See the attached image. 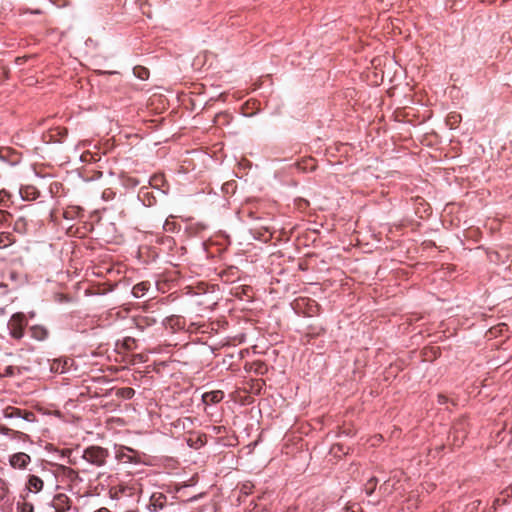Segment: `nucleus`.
<instances>
[{"instance_id": "nucleus-19", "label": "nucleus", "mask_w": 512, "mask_h": 512, "mask_svg": "<svg viewBox=\"0 0 512 512\" xmlns=\"http://www.w3.org/2000/svg\"><path fill=\"white\" fill-rule=\"evenodd\" d=\"M22 369L23 368H21V367L7 366L5 368L4 373H0V379L3 378V377H12L15 374H21Z\"/></svg>"}, {"instance_id": "nucleus-26", "label": "nucleus", "mask_w": 512, "mask_h": 512, "mask_svg": "<svg viewBox=\"0 0 512 512\" xmlns=\"http://www.w3.org/2000/svg\"><path fill=\"white\" fill-rule=\"evenodd\" d=\"M5 416H9V417H12V416H32V413L31 412H25L24 414H21L20 410H18L16 408H9V409L6 410Z\"/></svg>"}, {"instance_id": "nucleus-35", "label": "nucleus", "mask_w": 512, "mask_h": 512, "mask_svg": "<svg viewBox=\"0 0 512 512\" xmlns=\"http://www.w3.org/2000/svg\"><path fill=\"white\" fill-rule=\"evenodd\" d=\"M162 498V495H159L158 498H156L155 495H153L152 500L154 501L153 506L157 507V504H159V500Z\"/></svg>"}, {"instance_id": "nucleus-9", "label": "nucleus", "mask_w": 512, "mask_h": 512, "mask_svg": "<svg viewBox=\"0 0 512 512\" xmlns=\"http://www.w3.org/2000/svg\"><path fill=\"white\" fill-rule=\"evenodd\" d=\"M116 458L126 462H137L136 453L128 447H120L116 452Z\"/></svg>"}, {"instance_id": "nucleus-23", "label": "nucleus", "mask_w": 512, "mask_h": 512, "mask_svg": "<svg viewBox=\"0 0 512 512\" xmlns=\"http://www.w3.org/2000/svg\"><path fill=\"white\" fill-rule=\"evenodd\" d=\"M134 394H135L134 389L130 388V387L120 388L117 391V395H119L120 397L125 398V399H131L134 396Z\"/></svg>"}, {"instance_id": "nucleus-25", "label": "nucleus", "mask_w": 512, "mask_h": 512, "mask_svg": "<svg viewBox=\"0 0 512 512\" xmlns=\"http://www.w3.org/2000/svg\"><path fill=\"white\" fill-rule=\"evenodd\" d=\"M12 219V215L6 210H0V226L9 224Z\"/></svg>"}, {"instance_id": "nucleus-4", "label": "nucleus", "mask_w": 512, "mask_h": 512, "mask_svg": "<svg viewBox=\"0 0 512 512\" xmlns=\"http://www.w3.org/2000/svg\"><path fill=\"white\" fill-rule=\"evenodd\" d=\"M133 321L138 329L144 330L155 325L158 321V317L154 315V311L148 312L144 310L142 314L134 316Z\"/></svg>"}, {"instance_id": "nucleus-24", "label": "nucleus", "mask_w": 512, "mask_h": 512, "mask_svg": "<svg viewBox=\"0 0 512 512\" xmlns=\"http://www.w3.org/2000/svg\"><path fill=\"white\" fill-rule=\"evenodd\" d=\"M99 159H100V156L98 154H93L89 151H86V152L82 153V155H81V160L83 162L97 161Z\"/></svg>"}, {"instance_id": "nucleus-18", "label": "nucleus", "mask_w": 512, "mask_h": 512, "mask_svg": "<svg viewBox=\"0 0 512 512\" xmlns=\"http://www.w3.org/2000/svg\"><path fill=\"white\" fill-rule=\"evenodd\" d=\"M15 242V238L10 232H1L0 233V249H4L9 247Z\"/></svg>"}, {"instance_id": "nucleus-37", "label": "nucleus", "mask_w": 512, "mask_h": 512, "mask_svg": "<svg viewBox=\"0 0 512 512\" xmlns=\"http://www.w3.org/2000/svg\"><path fill=\"white\" fill-rule=\"evenodd\" d=\"M380 490H383L384 493L388 492V488L386 486H381Z\"/></svg>"}, {"instance_id": "nucleus-36", "label": "nucleus", "mask_w": 512, "mask_h": 512, "mask_svg": "<svg viewBox=\"0 0 512 512\" xmlns=\"http://www.w3.org/2000/svg\"><path fill=\"white\" fill-rule=\"evenodd\" d=\"M257 365H258V368H257L258 372L263 373L262 369L266 370V365L264 363H258Z\"/></svg>"}, {"instance_id": "nucleus-20", "label": "nucleus", "mask_w": 512, "mask_h": 512, "mask_svg": "<svg viewBox=\"0 0 512 512\" xmlns=\"http://www.w3.org/2000/svg\"><path fill=\"white\" fill-rule=\"evenodd\" d=\"M133 72L134 75L141 80H146L149 78V70L143 66L134 67Z\"/></svg>"}, {"instance_id": "nucleus-30", "label": "nucleus", "mask_w": 512, "mask_h": 512, "mask_svg": "<svg viewBox=\"0 0 512 512\" xmlns=\"http://www.w3.org/2000/svg\"><path fill=\"white\" fill-rule=\"evenodd\" d=\"M8 492V488L6 486V483L0 479V500L3 499Z\"/></svg>"}, {"instance_id": "nucleus-31", "label": "nucleus", "mask_w": 512, "mask_h": 512, "mask_svg": "<svg viewBox=\"0 0 512 512\" xmlns=\"http://www.w3.org/2000/svg\"><path fill=\"white\" fill-rule=\"evenodd\" d=\"M162 243L167 244L168 248H172V246L175 244V241L171 237H166L162 240Z\"/></svg>"}, {"instance_id": "nucleus-32", "label": "nucleus", "mask_w": 512, "mask_h": 512, "mask_svg": "<svg viewBox=\"0 0 512 512\" xmlns=\"http://www.w3.org/2000/svg\"><path fill=\"white\" fill-rule=\"evenodd\" d=\"M21 512H33V507L31 504L24 503L21 507Z\"/></svg>"}, {"instance_id": "nucleus-14", "label": "nucleus", "mask_w": 512, "mask_h": 512, "mask_svg": "<svg viewBox=\"0 0 512 512\" xmlns=\"http://www.w3.org/2000/svg\"><path fill=\"white\" fill-rule=\"evenodd\" d=\"M67 129L64 127H56L49 132V141L60 142L67 136Z\"/></svg>"}, {"instance_id": "nucleus-21", "label": "nucleus", "mask_w": 512, "mask_h": 512, "mask_svg": "<svg viewBox=\"0 0 512 512\" xmlns=\"http://www.w3.org/2000/svg\"><path fill=\"white\" fill-rule=\"evenodd\" d=\"M43 482L40 478L32 476L29 479V489L38 492L42 489Z\"/></svg>"}, {"instance_id": "nucleus-11", "label": "nucleus", "mask_w": 512, "mask_h": 512, "mask_svg": "<svg viewBox=\"0 0 512 512\" xmlns=\"http://www.w3.org/2000/svg\"><path fill=\"white\" fill-rule=\"evenodd\" d=\"M31 337L38 340L43 341L48 337V330L42 325H33L29 328Z\"/></svg>"}, {"instance_id": "nucleus-28", "label": "nucleus", "mask_w": 512, "mask_h": 512, "mask_svg": "<svg viewBox=\"0 0 512 512\" xmlns=\"http://www.w3.org/2000/svg\"><path fill=\"white\" fill-rule=\"evenodd\" d=\"M376 483H377V480L375 478H371L367 485H366V493L368 495L372 494V492L374 491L375 487H376Z\"/></svg>"}, {"instance_id": "nucleus-13", "label": "nucleus", "mask_w": 512, "mask_h": 512, "mask_svg": "<svg viewBox=\"0 0 512 512\" xmlns=\"http://www.w3.org/2000/svg\"><path fill=\"white\" fill-rule=\"evenodd\" d=\"M83 209L79 206H69L63 212V217L65 219L73 220L79 217H82Z\"/></svg>"}, {"instance_id": "nucleus-5", "label": "nucleus", "mask_w": 512, "mask_h": 512, "mask_svg": "<svg viewBox=\"0 0 512 512\" xmlns=\"http://www.w3.org/2000/svg\"><path fill=\"white\" fill-rule=\"evenodd\" d=\"M439 412L441 413H456L458 411V403L454 398H451L445 394H439L437 397Z\"/></svg>"}, {"instance_id": "nucleus-8", "label": "nucleus", "mask_w": 512, "mask_h": 512, "mask_svg": "<svg viewBox=\"0 0 512 512\" xmlns=\"http://www.w3.org/2000/svg\"><path fill=\"white\" fill-rule=\"evenodd\" d=\"M30 462V457L26 453L20 452L10 457V464L13 468L22 469Z\"/></svg>"}, {"instance_id": "nucleus-1", "label": "nucleus", "mask_w": 512, "mask_h": 512, "mask_svg": "<svg viewBox=\"0 0 512 512\" xmlns=\"http://www.w3.org/2000/svg\"><path fill=\"white\" fill-rule=\"evenodd\" d=\"M26 315L22 312L13 314L8 321V329L12 338L19 340L24 336V329L27 326Z\"/></svg>"}, {"instance_id": "nucleus-38", "label": "nucleus", "mask_w": 512, "mask_h": 512, "mask_svg": "<svg viewBox=\"0 0 512 512\" xmlns=\"http://www.w3.org/2000/svg\"><path fill=\"white\" fill-rule=\"evenodd\" d=\"M96 512H110L107 508H101L97 510Z\"/></svg>"}, {"instance_id": "nucleus-10", "label": "nucleus", "mask_w": 512, "mask_h": 512, "mask_svg": "<svg viewBox=\"0 0 512 512\" xmlns=\"http://www.w3.org/2000/svg\"><path fill=\"white\" fill-rule=\"evenodd\" d=\"M224 397V393L221 390H214L206 392L202 395V401L207 406L213 403H219Z\"/></svg>"}, {"instance_id": "nucleus-39", "label": "nucleus", "mask_w": 512, "mask_h": 512, "mask_svg": "<svg viewBox=\"0 0 512 512\" xmlns=\"http://www.w3.org/2000/svg\"><path fill=\"white\" fill-rule=\"evenodd\" d=\"M16 61H17L18 63H21V62L23 61V58H17V59H16Z\"/></svg>"}, {"instance_id": "nucleus-34", "label": "nucleus", "mask_w": 512, "mask_h": 512, "mask_svg": "<svg viewBox=\"0 0 512 512\" xmlns=\"http://www.w3.org/2000/svg\"><path fill=\"white\" fill-rule=\"evenodd\" d=\"M8 198L9 197V194L7 191L5 190H1L0 191V205L5 201V198Z\"/></svg>"}, {"instance_id": "nucleus-12", "label": "nucleus", "mask_w": 512, "mask_h": 512, "mask_svg": "<svg viewBox=\"0 0 512 512\" xmlns=\"http://www.w3.org/2000/svg\"><path fill=\"white\" fill-rule=\"evenodd\" d=\"M296 167L303 171H313L316 168V161L312 157L304 158L296 163Z\"/></svg>"}, {"instance_id": "nucleus-3", "label": "nucleus", "mask_w": 512, "mask_h": 512, "mask_svg": "<svg viewBox=\"0 0 512 512\" xmlns=\"http://www.w3.org/2000/svg\"><path fill=\"white\" fill-rule=\"evenodd\" d=\"M108 456V451L102 447L92 446L84 451L83 457L88 462L101 466Z\"/></svg>"}, {"instance_id": "nucleus-29", "label": "nucleus", "mask_w": 512, "mask_h": 512, "mask_svg": "<svg viewBox=\"0 0 512 512\" xmlns=\"http://www.w3.org/2000/svg\"><path fill=\"white\" fill-rule=\"evenodd\" d=\"M504 329H507V325L503 323L498 325L497 327L490 329L489 332L491 333V335L496 336L498 333H502Z\"/></svg>"}, {"instance_id": "nucleus-6", "label": "nucleus", "mask_w": 512, "mask_h": 512, "mask_svg": "<svg viewBox=\"0 0 512 512\" xmlns=\"http://www.w3.org/2000/svg\"><path fill=\"white\" fill-rule=\"evenodd\" d=\"M0 160L13 166L20 162L21 154L10 147H2L0 148Z\"/></svg>"}, {"instance_id": "nucleus-16", "label": "nucleus", "mask_w": 512, "mask_h": 512, "mask_svg": "<svg viewBox=\"0 0 512 512\" xmlns=\"http://www.w3.org/2000/svg\"><path fill=\"white\" fill-rule=\"evenodd\" d=\"M149 288H150L149 282H146V281L140 282V283L134 285V287L132 288V294L136 298H141L147 293Z\"/></svg>"}, {"instance_id": "nucleus-15", "label": "nucleus", "mask_w": 512, "mask_h": 512, "mask_svg": "<svg viewBox=\"0 0 512 512\" xmlns=\"http://www.w3.org/2000/svg\"><path fill=\"white\" fill-rule=\"evenodd\" d=\"M180 224L175 221L174 216H169L164 224H163V230L168 233H176L180 231Z\"/></svg>"}, {"instance_id": "nucleus-22", "label": "nucleus", "mask_w": 512, "mask_h": 512, "mask_svg": "<svg viewBox=\"0 0 512 512\" xmlns=\"http://www.w3.org/2000/svg\"><path fill=\"white\" fill-rule=\"evenodd\" d=\"M460 121H461V116H460V114H457V113H450L446 119L447 124L451 128L457 127L458 124L460 123Z\"/></svg>"}, {"instance_id": "nucleus-33", "label": "nucleus", "mask_w": 512, "mask_h": 512, "mask_svg": "<svg viewBox=\"0 0 512 512\" xmlns=\"http://www.w3.org/2000/svg\"><path fill=\"white\" fill-rule=\"evenodd\" d=\"M25 225V220L23 218H20L16 221L14 229L19 230L22 226Z\"/></svg>"}, {"instance_id": "nucleus-7", "label": "nucleus", "mask_w": 512, "mask_h": 512, "mask_svg": "<svg viewBox=\"0 0 512 512\" xmlns=\"http://www.w3.org/2000/svg\"><path fill=\"white\" fill-rule=\"evenodd\" d=\"M73 365V360L70 358L54 359L50 364V371L53 373H64Z\"/></svg>"}, {"instance_id": "nucleus-2", "label": "nucleus", "mask_w": 512, "mask_h": 512, "mask_svg": "<svg viewBox=\"0 0 512 512\" xmlns=\"http://www.w3.org/2000/svg\"><path fill=\"white\" fill-rule=\"evenodd\" d=\"M295 309L307 317H313L319 313L320 306L314 299L302 297L295 301Z\"/></svg>"}, {"instance_id": "nucleus-27", "label": "nucleus", "mask_w": 512, "mask_h": 512, "mask_svg": "<svg viewBox=\"0 0 512 512\" xmlns=\"http://www.w3.org/2000/svg\"><path fill=\"white\" fill-rule=\"evenodd\" d=\"M123 346L127 350L136 349V340L133 337H126L123 341Z\"/></svg>"}, {"instance_id": "nucleus-17", "label": "nucleus", "mask_w": 512, "mask_h": 512, "mask_svg": "<svg viewBox=\"0 0 512 512\" xmlns=\"http://www.w3.org/2000/svg\"><path fill=\"white\" fill-rule=\"evenodd\" d=\"M21 195L25 200H35L39 197L40 192L34 186H26L21 189Z\"/></svg>"}, {"instance_id": "nucleus-40", "label": "nucleus", "mask_w": 512, "mask_h": 512, "mask_svg": "<svg viewBox=\"0 0 512 512\" xmlns=\"http://www.w3.org/2000/svg\"><path fill=\"white\" fill-rule=\"evenodd\" d=\"M157 506L161 508L163 506V503L160 502L159 504H157Z\"/></svg>"}]
</instances>
